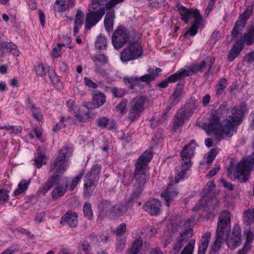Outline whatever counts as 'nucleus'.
<instances>
[{"instance_id": "obj_33", "label": "nucleus", "mask_w": 254, "mask_h": 254, "mask_svg": "<svg viewBox=\"0 0 254 254\" xmlns=\"http://www.w3.org/2000/svg\"><path fill=\"white\" fill-rule=\"evenodd\" d=\"M30 180H23L18 184V188L13 191V195H19L25 191L28 188Z\"/></svg>"}, {"instance_id": "obj_24", "label": "nucleus", "mask_w": 254, "mask_h": 254, "mask_svg": "<svg viewBox=\"0 0 254 254\" xmlns=\"http://www.w3.org/2000/svg\"><path fill=\"white\" fill-rule=\"evenodd\" d=\"M0 48L3 52L11 53L13 56H18L20 52L17 46L12 43L0 41Z\"/></svg>"}, {"instance_id": "obj_37", "label": "nucleus", "mask_w": 254, "mask_h": 254, "mask_svg": "<svg viewBox=\"0 0 254 254\" xmlns=\"http://www.w3.org/2000/svg\"><path fill=\"white\" fill-rule=\"evenodd\" d=\"M107 42L106 38L100 34L97 38L95 42V47L100 50H106L107 48Z\"/></svg>"}, {"instance_id": "obj_60", "label": "nucleus", "mask_w": 254, "mask_h": 254, "mask_svg": "<svg viewBox=\"0 0 254 254\" xmlns=\"http://www.w3.org/2000/svg\"><path fill=\"white\" fill-rule=\"evenodd\" d=\"M217 154V150L215 149H212L209 152H208L207 155V163L208 164H211L213 162Z\"/></svg>"}, {"instance_id": "obj_25", "label": "nucleus", "mask_w": 254, "mask_h": 254, "mask_svg": "<svg viewBox=\"0 0 254 254\" xmlns=\"http://www.w3.org/2000/svg\"><path fill=\"white\" fill-rule=\"evenodd\" d=\"M51 173H53L54 175L49 179L48 181L45 183V184L39 189V192L43 194H45L55 184L58 177L62 174H58L56 173V170Z\"/></svg>"}, {"instance_id": "obj_18", "label": "nucleus", "mask_w": 254, "mask_h": 254, "mask_svg": "<svg viewBox=\"0 0 254 254\" xmlns=\"http://www.w3.org/2000/svg\"><path fill=\"white\" fill-rule=\"evenodd\" d=\"M67 182L66 180H63L61 184H59L53 189L52 192V198L54 200L63 196L67 189Z\"/></svg>"}, {"instance_id": "obj_9", "label": "nucleus", "mask_w": 254, "mask_h": 254, "mask_svg": "<svg viewBox=\"0 0 254 254\" xmlns=\"http://www.w3.org/2000/svg\"><path fill=\"white\" fill-rule=\"evenodd\" d=\"M135 37L129 41L128 45L121 53L120 58L123 62L127 63L141 57L143 53V47L138 40L135 39Z\"/></svg>"}, {"instance_id": "obj_27", "label": "nucleus", "mask_w": 254, "mask_h": 254, "mask_svg": "<svg viewBox=\"0 0 254 254\" xmlns=\"http://www.w3.org/2000/svg\"><path fill=\"white\" fill-rule=\"evenodd\" d=\"M114 18V11L113 9H110L106 13L104 21V27L107 32L113 31Z\"/></svg>"}, {"instance_id": "obj_2", "label": "nucleus", "mask_w": 254, "mask_h": 254, "mask_svg": "<svg viewBox=\"0 0 254 254\" xmlns=\"http://www.w3.org/2000/svg\"><path fill=\"white\" fill-rule=\"evenodd\" d=\"M150 151H146L139 157L135 163L134 188L143 190L145 184L148 181L150 174L147 171V164L152 159Z\"/></svg>"}, {"instance_id": "obj_12", "label": "nucleus", "mask_w": 254, "mask_h": 254, "mask_svg": "<svg viewBox=\"0 0 254 254\" xmlns=\"http://www.w3.org/2000/svg\"><path fill=\"white\" fill-rule=\"evenodd\" d=\"M252 162L249 160H242L237 165L234 173V177L240 182L247 181L250 176Z\"/></svg>"}, {"instance_id": "obj_64", "label": "nucleus", "mask_w": 254, "mask_h": 254, "mask_svg": "<svg viewBox=\"0 0 254 254\" xmlns=\"http://www.w3.org/2000/svg\"><path fill=\"white\" fill-rule=\"evenodd\" d=\"M19 250L17 245H13L2 252L0 254H13L17 252Z\"/></svg>"}, {"instance_id": "obj_11", "label": "nucleus", "mask_w": 254, "mask_h": 254, "mask_svg": "<svg viewBox=\"0 0 254 254\" xmlns=\"http://www.w3.org/2000/svg\"><path fill=\"white\" fill-rule=\"evenodd\" d=\"M215 187V185L213 182L207 183L200 193L202 198L193 207V210L197 211L206 204L210 206L217 203L218 200L215 197H213L206 202V199L211 196L210 193Z\"/></svg>"}, {"instance_id": "obj_21", "label": "nucleus", "mask_w": 254, "mask_h": 254, "mask_svg": "<svg viewBox=\"0 0 254 254\" xmlns=\"http://www.w3.org/2000/svg\"><path fill=\"white\" fill-rule=\"evenodd\" d=\"M61 223H67L70 227H76L78 223L77 214L75 212H67L62 217Z\"/></svg>"}, {"instance_id": "obj_61", "label": "nucleus", "mask_w": 254, "mask_h": 254, "mask_svg": "<svg viewBox=\"0 0 254 254\" xmlns=\"http://www.w3.org/2000/svg\"><path fill=\"white\" fill-rule=\"evenodd\" d=\"M124 0H110L106 4V8L110 10L112 8L116 6L118 4L121 3Z\"/></svg>"}, {"instance_id": "obj_28", "label": "nucleus", "mask_w": 254, "mask_h": 254, "mask_svg": "<svg viewBox=\"0 0 254 254\" xmlns=\"http://www.w3.org/2000/svg\"><path fill=\"white\" fill-rule=\"evenodd\" d=\"M100 215L111 216L112 207L110 201L103 200L98 205Z\"/></svg>"}, {"instance_id": "obj_38", "label": "nucleus", "mask_w": 254, "mask_h": 254, "mask_svg": "<svg viewBox=\"0 0 254 254\" xmlns=\"http://www.w3.org/2000/svg\"><path fill=\"white\" fill-rule=\"evenodd\" d=\"M142 113L138 110H136L135 108L130 106L128 110L127 118L131 121L133 122L137 119Z\"/></svg>"}, {"instance_id": "obj_30", "label": "nucleus", "mask_w": 254, "mask_h": 254, "mask_svg": "<svg viewBox=\"0 0 254 254\" xmlns=\"http://www.w3.org/2000/svg\"><path fill=\"white\" fill-rule=\"evenodd\" d=\"M189 75V70L186 69H181L176 73L170 75L168 78V81L170 83L175 82Z\"/></svg>"}, {"instance_id": "obj_41", "label": "nucleus", "mask_w": 254, "mask_h": 254, "mask_svg": "<svg viewBox=\"0 0 254 254\" xmlns=\"http://www.w3.org/2000/svg\"><path fill=\"white\" fill-rule=\"evenodd\" d=\"M38 157L35 159L34 162L35 165L37 168H40L43 164L46 163V158L45 156L42 154L41 149L39 147L37 149Z\"/></svg>"}, {"instance_id": "obj_47", "label": "nucleus", "mask_w": 254, "mask_h": 254, "mask_svg": "<svg viewBox=\"0 0 254 254\" xmlns=\"http://www.w3.org/2000/svg\"><path fill=\"white\" fill-rule=\"evenodd\" d=\"M64 44H57L53 48L52 52V56L55 58H58L61 56V47L64 46Z\"/></svg>"}, {"instance_id": "obj_8", "label": "nucleus", "mask_w": 254, "mask_h": 254, "mask_svg": "<svg viewBox=\"0 0 254 254\" xmlns=\"http://www.w3.org/2000/svg\"><path fill=\"white\" fill-rule=\"evenodd\" d=\"M181 19L187 23L191 18H194V22L187 32H197L201 30L204 24L202 17L197 9H188L184 6H181L179 9Z\"/></svg>"}, {"instance_id": "obj_10", "label": "nucleus", "mask_w": 254, "mask_h": 254, "mask_svg": "<svg viewBox=\"0 0 254 254\" xmlns=\"http://www.w3.org/2000/svg\"><path fill=\"white\" fill-rule=\"evenodd\" d=\"M101 167L99 165H95L86 174L84 181V193L85 195L89 196L93 191L97 185L99 179V174Z\"/></svg>"}, {"instance_id": "obj_23", "label": "nucleus", "mask_w": 254, "mask_h": 254, "mask_svg": "<svg viewBox=\"0 0 254 254\" xmlns=\"http://www.w3.org/2000/svg\"><path fill=\"white\" fill-rule=\"evenodd\" d=\"M178 194V193L173 189V185L169 184L167 189L162 193L161 196L166 201V205L169 206V202L173 200Z\"/></svg>"}, {"instance_id": "obj_1", "label": "nucleus", "mask_w": 254, "mask_h": 254, "mask_svg": "<svg viewBox=\"0 0 254 254\" xmlns=\"http://www.w3.org/2000/svg\"><path fill=\"white\" fill-rule=\"evenodd\" d=\"M245 112V105L232 109L229 118L224 120L222 124L215 112L210 117L208 123L202 124V127L206 132L214 133L218 140L222 139L223 135L231 137L236 132L235 127L240 124Z\"/></svg>"}, {"instance_id": "obj_32", "label": "nucleus", "mask_w": 254, "mask_h": 254, "mask_svg": "<svg viewBox=\"0 0 254 254\" xmlns=\"http://www.w3.org/2000/svg\"><path fill=\"white\" fill-rule=\"evenodd\" d=\"M84 18V13L80 10H78L75 15L73 31L74 32H78L83 24V20Z\"/></svg>"}, {"instance_id": "obj_51", "label": "nucleus", "mask_w": 254, "mask_h": 254, "mask_svg": "<svg viewBox=\"0 0 254 254\" xmlns=\"http://www.w3.org/2000/svg\"><path fill=\"white\" fill-rule=\"evenodd\" d=\"M211 239V233L210 232H206L204 233L201 237L200 243L199 245H204L208 247Z\"/></svg>"}, {"instance_id": "obj_56", "label": "nucleus", "mask_w": 254, "mask_h": 254, "mask_svg": "<svg viewBox=\"0 0 254 254\" xmlns=\"http://www.w3.org/2000/svg\"><path fill=\"white\" fill-rule=\"evenodd\" d=\"M171 235L170 232H165L162 237V241L164 247H167L171 242Z\"/></svg>"}, {"instance_id": "obj_43", "label": "nucleus", "mask_w": 254, "mask_h": 254, "mask_svg": "<svg viewBox=\"0 0 254 254\" xmlns=\"http://www.w3.org/2000/svg\"><path fill=\"white\" fill-rule=\"evenodd\" d=\"M206 67V63L204 61H202L199 64L192 65L190 67V71L192 73H196L198 71L202 72Z\"/></svg>"}, {"instance_id": "obj_17", "label": "nucleus", "mask_w": 254, "mask_h": 254, "mask_svg": "<svg viewBox=\"0 0 254 254\" xmlns=\"http://www.w3.org/2000/svg\"><path fill=\"white\" fill-rule=\"evenodd\" d=\"M161 202L157 199H152L148 200L143 206L145 211L152 215L159 213L160 211Z\"/></svg>"}, {"instance_id": "obj_15", "label": "nucleus", "mask_w": 254, "mask_h": 254, "mask_svg": "<svg viewBox=\"0 0 254 254\" xmlns=\"http://www.w3.org/2000/svg\"><path fill=\"white\" fill-rule=\"evenodd\" d=\"M241 229L239 225L234 226L231 233L228 235L227 244L229 248L232 249L236 248L241 243Z\"/></svg>"}, {"instance_id": "obj_22", "label": "nucleus", "mask_w": 254, "mask_h": 254, "mask_svg": "<svg viewBox=\"0 0 254 254\" xmlns=\"http://www.w3.org/2000/svg\"><path fill=\"white\" fill-rule=\"evenodd\" d=\"M142 190L139 189V188H134L133 187V190L127 200V205L128 206L134 204L136 206H138L141 204L139 202V199Z\"/></svg>"}, {"instance_id": "obj_26", "label": "nucleus", "mask_w": 254, "mask_h": 254, "mask_svg": "<svg viewBox=\"0 0 254 254\" xmlns=\"http://www.w3.org/2000/svg\"><path fill=\"white\" fill-rule=\"evenodd\" d=\"M146 99L144 96H138L133 99L130 102V106L135 108L136 110L143 113L145 109V105Z\"/></svg>"}, {"instance_id": "obj_58", "label": "nucleus", "mask_w": 254, "mask_h": 254, "mask_svg": "<svg viewBox=\"0 0 254 254\" xmlns=\"http://www.w3.org/2000/svg\"><path fill=\"white\" fill-rule=\"evenodd\" d=\"M126 239L125 238L118 239L116 244V250L118 252H122L125 248Z\"/></svg>"}, {"instance_id": "obj_44", "label": "nucleus", "mask_w": 254, "mask_h": 254, "mask_svg": "<svg viewBox=\"0 0 254 254\" xmlns=\"http://www.w3.org/2000/svg\"><path fill=\"white\" fill-rule=\"evenodd\" d=\"M143 241L141 239H136L132 243L131 249L129 252L134 254H138L142 246Z\"/></svg>"}, {"instance_id": "obj_5", "label": "nucleus", "mask_w": 254, "mask_h": 254, "mask_svg": "<svg viewBox=\"0 0 254 254\" xmlns=\"http://www.w3.org/2000/svg\"><path fill=\"white\" fill-rule=\"evenodd\" d=\"M106 0H92L91 8L94 11H90L86 16L85 27L86 30L95 26L105 13Z\"/></svg>"}, {"instance_id": "obj_20", "label": "nucleus", "mask_w": 254, "mask_h": 254, "mask_svg": "<svg viewBox=\"0 0 254 254\" xmlns=\"http://www.w3.org/2000/svg\"><path fill=\"white\" fill-rule=\"evenodd\" d=\"M189 238V236H186V234L180 233V235L176 238L173 244V252L175 254L178 253L184 244L188 241Z\"/></svg>"}, {"instance_id": "obj_7", "label": "nucleus", "mask_w": 254, "mask_h": 254, "mask_svg": "<svg viewBox=\"0 0 254 254\" xmlns=\"http://www.w3.org/2000/svg\"><path fill=\"white\" fill-rule=\"evenodd\" d=\"M241 33H231L232 37H237L238 39L228 56V60L230 62H232L239 55L245 44L250 45L254 42V33H245L243 35H239Z\"/></svg>"}, {"instance_id": "obj_48", "label": "nucleus", "mask_w": 254, "mask_h": 254, "mask_svg": "<svg viewBox=\"0 0 254 254\" xmlns=\"http://www.w3.org/2000/svg\"><path fill=\"white\" fill-rule=\"evenodd\" d=\"M49 78L53 85L57 84L60 81V78L52 69L48 70Z\"/></svg>"}, {"instance_id": "obj_57", "label": "nucleus", "mask_w": 254, "mask_h": 254, "mask_svg": "<svg viewBox=\"0 0 254 254\" xmlns=\"http://www.w3.org/2000/svg\"><path fill=\"white\" fill-rule=\"evenodd\" d=\"M83 176V174L80 173L79 175H78L76 177H75L71 182L69 190L70 191H72L74 190L75 187L77 186V184L79 183V182L80 181L81 178Z\"/></svg>"}, {"instance_id": "obj_55", "label": "nucleus", "mask_w": 254, "mask_h": 254, "mask_svg": "<svg viewBox=\"0 0 254 254\" xmlns=\"http://www.w3.org/2000/svg\"><path fill=\"white\" fill-rule=\"evenodd\" d=\"M1 128H5L7 130H11V131L10 132V133H13L17 134L19 133H20L22 130V127L21 126H4Z\"/></svg>"}, {"instance_id": "obj_4", "label": "nucleus", "mask_w": 254, "mask_h": 254, "mask_svg": "<svg viewBox=\"0 0 254 254\" xmlns=\"http://www.w3.org/2000/svg\"><path fill=\"white\" fill-rule=\"evenodd\" d=\"M231 228L230 215L227 211H222L219 216L216 229L215 240L211 246V251L213 252H217L220 248L224 239L223 238L225 233H227Z\"/></svg>"}, {"instance_id": "obj_36", "label": "nucleus", "mask_w": 254, "mask_h": 254, "mask_svg": "<svg viewBox=\"0 0 254 254\" xmlns=\"http://www.w3.org/2000/svg\"><path fill=\"white\" fill-rule=\"evenodd\" d=\"M184 121V114L182 112H178L175 116L174 122L173 125L174 130H177L179 128L183 125Z\"/></svg>"}, {"instance_id": "obj_62", "label": "nucleus", "mask_w": 254, "mask_h": 254, "mask_svg": "<svg viewBox=\"0 0 254 254\" xmlns=\"http://www.w3.org/2000/svg\"><path fill=\"white\" fill-rule=\"evenodd\" d=\"M126 225L125 223H122L116 229L115 233L119 236L123 235L126 231Z\"/></svg>"}, {"instance_id": "obj_19", "label": "nucleus", "mask_w": 254, "mask_h": 254, "mask_svg": "<svg viewBox=\"0 0 254 254\" xmlns=\"http://www.w3.org/2000/svg\"><path fill=\"white\" fill-rule=\"evenodd\" d=\"M73 0H56L54 5V9L59 12H64L68 7L73 6Z\"/></svg>"}, {"instance_id": "obj_54", "label": "nucleus", "mask_w": 254, "mask_h": 254, "mask_svg": "<svg viewBox=\"0 0 254 254\" xmlns=\"http://www.w3.org/2000/svg\"><path fill=\"white\" fill-rule=\"evenodd\" d=\"M8 191L3 189L0 190V203L2 204L8 201L9 199Z\"/></svg>"}, {"instance_id": "obj_16", "label": "nucleus", "mask_w": 254, "mask_h": 254, "mask_svg": "<svg viewBox=\"0 0 254 254\" xmlns=\"http://www.w3.org/2000/svg\"><path fill=\"white\" fill-rule=\"evenodd\" d=\"M154 75L145 74L140 77H131L125 79V82L127 86L129 88L132 89L135 86L138 85L141 81L149 82L155 79Z\"/></svg>"}, {"instance_id": "obj_46", "label": "nucleus", "mask_w": 254, "mask_h": 254, "mask_svg": "<svg viewBox=\"0 0 254 254\" xmlns=\"http://www.w3.org/2000/svg\"><path fill=\"white\" fill-rule=\"evenodd\" d=\"M84 216L88 219H91L93 216V211L90 203H85L83 207Z\"/></svg>"}, {"instance_id": "obj_50", "label": "nucleus", "mask_w": 254, "mask_h": 254, "mask_svg": "<svg viewBox=\"0 0 254 254\" xmlns=\"http://www.w3.org/2000/svg\"><path fill=\"white\" fill-rule=\"evenodd\" d=\"M76 119H77L80 123L87 122L89 120V116L85 113H82L78 111L75 115V116Z\"/></svg>"}, {"instance_id": "obj_14", "label": "nucleus", "mask_w": 254, "mask_h": 254, "mask_svg": "<svg viewBox=\"0 0 254 254\" xmlns=\"http://www.w3.org/2000/svg\"><path fill=\"white\" fill-rule=\"evenodd\" d=\"M246 9L244 12L239 15L236 21L232 32L243 31L246 26L247 20L250 18L253 11V5L250 4L249 0L246 3Z\"/></svg>"}, {"instance_id": "obj_63", "label": "nucleus", "mask_w": 254, "mask_h": 254, "mask_svg": "<svg viewBox=\"0 0 254 254\" xmlns=\"http://www.w3.org/2000/svg\"><path fill=\"white\" fill-rule=\"evenodd\" d=\"M127 104V100L123 99L121 103L116 107V110L121 113H123L126 110Z\"/></svg>"}, {"instance_id": "obj_13", "label": "nucleus", "mask_w": 254, "mask_h": 254, "mask_svg": "<svg viewBox=\"0 0 254 254\" xmlns=\"http://www.w3.org/2000/svg\"><path fill=\"white\" fill-rule=\"evenodd\" d=\"M113 33L112 36V42L114 47L117 49L121 48L127 42H129L134 37L141 38V35L139 33L136 35V33Z\"/></svg>"}, {"instance_id": "obj_59", "label": "nucleus", "mask_w": 254, "mask_h": 254, "mask_svg": "<svg viewBox=\"0 0 254 254\" xmlns=\"http://www.w3.org/2000/svg\"><path fill=\"white\" fill-rule=\"evenodd\" d=\"M65 121H66L64 117H61L60 122L54 126L53 130L54 131H58L64 127L66 126V124L64 123Z\"/></svg>"}, {"instance_id": "obj_35", "label": "nucleus", "mask_w": 254, "mask_h": 254, "mask_svg": "<svg viewBox=\"0 0 254 254\" xmlns=\"http://www.w3.org/2000/svg\"><path fill=\"white\" fill-rule=\"evenodd\" d=\"M244 235L246 240L245 244V249L250 250L251 248V244L254 240V232L248 229L244 231Z\"/></svg>"}, {"instance_id": "obj_53", "label": "nucleus", "mask_w": 254, "mask_h": 254, "mask_svg": "<svg viewBox=\"0 0 254 254\" xmlns=\"http://www.w3.org/2000/svg\"><path fill=\"white\" fill-rule=\"evenodd\" d=\"M35 71L37 75L39 76H43L46 74L45 67L42 63L38 64L35 66Z\"/></svg>"}, {"instance_id": "obj_40", "label": "nucleus", "mask_w": 254, "mask_h": 254, "mask_svg": "<svg viewBox=\"0 0 254 254\" xmlns=\"http://www.w3.org/2000/svg\"><path fill=\"white\" fill-rule=\"evenodd\" d=\"M227 86V80L225 78H222L219 80L217 84L216 85L215 90L217 95L221 94Z\"/></svg>"}, {"instance_id": "obj_31", "label": "nucleus", "mask_w": 254, "mask_h": 254, "mask_svg": "<svg viewBox=\"0 0 254 254\" xmlns=\"http://www.w3.org/2000/svg\"><path fill=\"white\" fill-rule=\"evenodd\" d=\"M93 108H98L106 102L105 95L100 92H95L93 94Z\"/></svg>"}, {"instance_id": "obj_29", "label": "nucleus", "mask_w": 254, "mask_h": 254, "mask_svg": "<svg viewBox=\"0 0 254 254\" xmlns=\"http://www.w3.org/2000/svg\"><path fill=\"white\" fill-rule=\"evenodd\" d=\"M26 103L27 107L32 113L33 117L39 121H41L43 119V115L40 109L36 107L29 99L26 100Z\"/></svg>"}, {"instance_id": "obj_39", "label": "nucleus", "mask_w": 254, "mask_h": 254, "mask_svg": "<svg viewBox=\"0 0 254 254\" xmlns=\"http://www.w3.org/2000/svg\"><path fill=\"white\" fill-rule=\"evenodd\" d=\"M195 245V240L194 239H190L181 254H193Z\"/></svg>"}, {"instance_id": "obj_34", "label": "nucleus", "mask_w": 254, "mask_h": 254, "mask_svg": "<svg viewBox=\"0 0 254 254\" xmlns=\"http://www.w3.org/2000/svg\"><path fill=\"white\" fill-rule=\"evenodd\" d=\"M127 210V208L124 205L119 204L112 207L111 217L119 216L123 215Z\"/></svg>"}, {"instance_id": "obj_42", "label": "nucleus", "mask_w": 254, "mask_h": 254, "mask_svg": "<svg viewBox=\"0 0 254 254\" xmlns=\"http://www.w3.org/2000/svg\"><path fill=\"white\" fill-rule=\"evenodd\" d=\"M244 218L248 225H251L254 224V208L246 211L244 213Z\"/></svg>"}, {"instance_id": "obj_45", "label": "nucleus", "mask_w": 254, "mask_h": 254, "mask_svg": "<svg viewBox=\"0 0 254 254\" xmlns=\"http://www.w3.org/2000/svg\"><path fill=\"white\" fill-rule=\"evenodd\" d=\"M90 247L88 243H83L78 246V254H91Z\"/></svg>"}, {"instance_id": "obj_3", "label": "nucleus", "mask_w": 254, "mask_h": 254, "mask_svg": "<svg viewBox=\"0 0 254 254\" xmlns=\"http://www.w3.org/2000/svg\"><path fill=\"white\" fill-rule=\"evenodd\" d=\"M196 146V143L192 140L181 151L180 153L181 165L177 167L176 169L177 174L175 179L176 184L179 183L180 180L186 177L187 172L190 169L191 166V158L194 155V151Z\"/></svg>"}, {"instance_id": "obj_49", "label": "nucleus", "mask_w": 254, "mask_h": 254, "mask_svg": "<svg viewBox=\"0 0 254 254\" xmlns=\"http://www.w3.org/2000/svg\"><path fill=\"white\" fill-rule=\"evenodd\" d=\"M185 231L183 232H180L182 234H186V236H189L190 237L192 235V228L191 225V221L188 219L184 224Z\"/></svg>"}, {"instance_id": "obj_6", "label": "nucleus", "mask_w": 254, "mask_h": 254, "mask_svg": "<svg viewBox=\"0 0 254 254\" xmlns=\"http://www.w3.org/2000/svg\"><path fill=\"white\" fill-rule=\"evenodd\" d=\"M73 147L71 145H65L59 151L58 156L51 164L49 172H53L56 170L58 174H63L68 166V159L72 155Z\"/></svg>"}, {"instance_id": "obj_52", "label": "nucleus", "mask_w": 254, "mask_h": 254, "mask_svg": "<svg viewBox=\"0 0 254 254\" xmlns=\"http://www.w3.org/2000/svg\"><path fill=\"white\" fill-rule=\"evenodd\" d=\"M93 60L95 62H98L101 64H105L107 63L108 58L106 55L104 54H99L93 58Z\"/></svg>"}]
</instances>
